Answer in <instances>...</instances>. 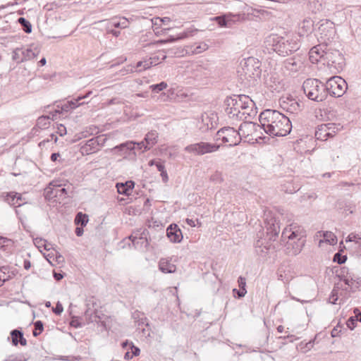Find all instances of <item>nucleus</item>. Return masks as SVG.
<instances>
[{
  "instance_id": "1",
  "label": "nucleus",
  "mask_w": 361,
  "mask_h": 361,
  "mask_svg": "<svg viewBox=\"0 0 361 361\" xmlns=\"http://www.w3.org/2000/svg\"><path fill=\"white\" fill-rule=\"evenodd\" d=\"M259 120L264 132L273 137L286 136L292 129L289 118L276 110L263 111L259 116Z\"/></svg>"
},
{
  "instance_id": "2",
  "label": "nucleus",
  "mask_w": 361,
  "mask_h": 361,
  "mask_svg": "<svg viewBox=\"0 0 361 361\" xmlns=\"http://www.w3.org/2000/svg\"><path fill=\"white\" fill-rule=\"evenodd\" d=\"M305 231L296 224H290L288 228H285L282 232L283 240L288 239L286 247L289 255H298L305 243Z\"/></svg>"
},
{
  "instance_id": "3",
  "label": "nucleus",
  "mask_w": 361,
  "mask_h": 361,
  "mask_svg": "<svg viewBox=\"0 0 361 361\" xmlns=\"http://www.w3.org/2000/svg\"><path fill=\"white\" fill-rule=\"evenodd\" d=\"M267 223V238H262V235H259V239L255 243V250L257 255L261 257H265L268 251L271 249V241H274L280 232L279 222L275 218H271L266 220Z\"/></svg>"
},
{
  "instance_id": "4",
  "label": "nucleus",
  "mask_w": 361,
  "mask_h": 361,
  "mask_svg": "<svg viewBox=\"0 0 361 361\" xmlns=\"http://www.w3.org/2000/svg\"><path fill=\"white\" fill-rule=\"evenodd\" d=\"M226 106H235L237 111L241 110L245 118H252L256 116L257 111L255 102L247 95H233L225 100Z\"/></svg>"
},
{
  "instance_id": "5",
  "label": "nucleus",
  "mask_w": 361,
  "mask_h": 361,
  "mask_svg": "<svg viewBox=\"0 0 361 361\" xmlns=\"http://www.w3.org/2000/svg\"><path fill=\"white\" fill-rule=\"evenodd\" d=\"M302 89L307 98L312 101L319 102L327 97L326 86L318 79L305 80L302 84Z\"/></svg>"
},
{
  "instance_id": "6",
  "label": "nucleus",
  "mask_w": 361,
  "mask_h": 361,
  "mask_svg": "<svg viewBox=\"0 0 361 361\" xmlns=\"http://www.w3.org/2000/svg\"><path fill=\"white\" fill-rule=\"evenodd\" d=\"M326 96L329 94L335 97L343 95L348 88V85L344 79L340 76H333L326 82Z\"/></svg>"
},
{
  "instance_id": "7",
  "label": "nucleus",
  "mask_w": 361,
  "mask_h": 361,
  "mask_svg": "<svg viewBox=\"0 0 361 361\" xmlns=\"http://www.w3.org/2000/svg\"><path fill=\"white\" fill-rule=\"evenodd\" d=\"M40 52L37 46L31 45L27 49L17 47L12 52V59L17 63H23L36 58Z\"/></svg>"
},
{
  "instance_id": "8",
  "label": "nucleus",
  "mask_w": 361,
  "mask_h": 361,
  "mask_svg": "<svg viewBox=\"0 0 361 361\" xmlns=\"http://www.w3.org/2000/svg\"><path fill=\"white\" fill-rule=\"evenodd\" d=\"M216 140H221L224 143H228L229 146H235L240 142V133L231 127H224L216 133Z\"/></svg>"
},
{
  "instance_id": "9",
  "label": "nucleus",
  "mask_w": 361,
  "mask_h": 361,
  "mask_svg": "<svg viewBox=\"0 0 361 361\" xmlns=\"http://www.w3.org/2000/svg\"><path fill=\"white\" fill-rule=\"evenodd\" d=\"M219 147V145L216 144L200 142L188 145L185 147V151L196 155H203L217 151Z\"/></svg>"
},
{
  "instance_id": "10",
  "label": "nucleus",
  "mask_w": 361,
  "mask_h": 361,
  "mask_svg": "<svg viewBox=\"0 0 361 361\" xmlns=\"http://www.w3.org/2000/svg\"><path fill=\"white\" fill-rule=\"evenodd\" d=\"M300 47L299 43L294 39H282L276 44L274 50L283 56L288 55L293 51H297Z\"/></svg>"
},
{
  "instance_id": "11",
  "label": "nucleus",
  "mask_w": 361,
  "mask_h": 361,
  "mask_svg": "<svg viewBox=\"0 0 361 361\" xmlns=\"http://www.w3.org/2000/svg\"><path fill=\"white\" fill-rule=\"evenodd\" d=\"M259 61L253 57L245 60L242 66L243 72L248 78L256 79L260 77L261 70Z\"/></svg>"
},
{
  "instance_id": "12",
  "label": "nucleus",
  "mask_w": 361,
  "mask_h": 361,
  "mask_svg": "<svg viewBox=\"0 0 361 361\" xmlns=\"http://www.w3.org/2000/svg\"><path fill=\"white\" fill-rule=\"evenodd\" d=\"M321 57L324 58V61L327 63L329 66L335 68H341L344 63V59L341 53L338 50H327L322 51Z\"/></svg>"
},
{
  "instance_id": "13",
  "label": "nucleus",
  "mask_w": 361,
  "mask_h": 361,
  "mask_svg": "<svg viewBox=\"0 0 361 361\" xmlns=\"http://www.w3.org/2000/svg\"><path fill=\"white\" fill-rule=\"evenodd\" d=\"M135 142H126L114 147V155L117 154L125 159H134L136 155Z\"/></svg>"
},
{
  "instance_id": "14",
  "label": "nucleus",
  "mask_w": 361,
  "mask_h": 361,
  "mask_svg": "<svg viewBox=\"0 0 361 361\" xmlns=\"http://www.w3.org/2000/svg\"><path fill=\"white\" fill-rule=\"evenodd\" d=\"M281 107L290 114H298L302 109L298 101L292 96L282 97L279 100Z\"/></svg>"
},
{
  "instance_id": "15",
  "label": "nucleus",
  "mask_w": 361,
  "mask_h": 361,
  "mask_svg": "<svg viewBox=\"0 0 361 361\" xmlns=\"http://www.w3.org/2000/svg\"><path fill=\"white\" fill-rule=\"evenodd\" d=\"M166 235L173 243H180L183 239L182 232L176 224H171L167 228Z\"/></svg>"
},
{
  "instance_id": "16",
  "label": "nucleus",
  "mask_w": 361,
  "mask_h": 361,
  "mask_svg": "<svg viewBox=\"0 0 361 361\" xmlns=\"http://www.w3.org/2000/svg\"><path fill=\"white\" fill-rule=\"evenodd\" d=\"M92 94V92L90 91L87 94L82 96H78L75 99L71 100L67 102L66 104L62 105L61 109L63 111H68L71 109H74L82 104H84L85 102H80L82 99H84L85 98H87L90 94Z\"/></svg>"
},
{
  "instance_id": "17",
  "label": "nucleus",
  "mask_w": 361,
  "mask_h": 361,
  "mask_svg": "<svg viewBox=\"0 0 361 361\" xmlns=\"http://www.w3.org/2000/svg\"><path fill=\"white\" fill-rule=\"evenodd\" d=\"M128 25L129 21L127 18L121 16H114V29L119 27L124 30L127 28ZM121 35V32L120 31L114 30V37H118ZM122 35L126 37V31L123 32Z\"/></svg>"
},
{
  "instance_id": "18",
  "label": "nucleus",
  "mask_w": 361,
  "mask_h": 361,
  "mask_svg": "<svg viewBox=\"0 0 361 361\" xmlns=\"http://www.w3.org/2000/svg\"><path fill=\"white\" fill-rule=\"evenodd\" d=\"M134 187L135 183L133 180H128L125 183H117L116 184L118 193L126 196H129L131 194Z\"/></svg>"
},
{
  "instance_id": "19",
  "label": "nucleus",
  "mask_w": 361,
  "mask_h": 361,
  "mask_svg": "<svg viewBox=\"0 0 361 361\" xmlns=\"http://www.w3.org/2000/svg\"><path fill=\"white\" fill-rule=\"evenodd\" d=\"M262 128V126H257L253 122H244L240 124L238 132L240 133L241 136H248L252 131H257V128Z\"/></svg>"
},
{
  "instance_id": "20",
  "label": "nucleus",
  "mask_w": 361,
  "mask_h": 361,
  "mask_svg": "<svg viewBox=\"0 0 361 361\" xmlns=\"http://www.w3.org/2000/svg\"><path fill=\"white\" fill-rule=\"evenodd\" d=\"M302 62L299 59L295 57L287 59L283 62V66L287 70L292 73H295L299 71L302 67Z\"/></svg>"
},
{
  "instance_id": "21",
  "label": "nucleus",
  "mask_w": 361,
  "mask_h": 361,
  "mask_svg": "<svg viewBox=\"0 0 361 361\" xmlns=\"http://www.w3.org/2000/svg\"><path fill=\"white\" fill-rule=\"evenodd\" d=\"M216 116L214 114H204L202 115V122L204 125V130H212L216 126Z\"/></svg>"
},
{
  "instance_id": "22",
  "label": "nucleus",
  "mask_w": 361,
  "mask_h": 361,
  "mask_svg": "<svg viewBox=\"0 0 361 361\" xmlns=\"http://www.w3.org/2000/svg\"><path fill=\"white\" fill-rule=\"evenodd\" d=\"M101 137H97L88 140L85 145L82 147V152L87 154H91L97 150V146L100 142Z\"/></svg>"
},
{
  "instance_id": "23",
  "label": "nucleus",
  "mask_w": 361,
  "mask_h": 361,
  "mask_svg": "<svg viewBox=\"0 0 361 361\" xmlns=\"http://www.w3.org/2000/svg\"><path fill=\"white\" fill-rule=\"evenodd\" d=\"M159 270L164 274H171L176 271V267L169 259L162 258L159 262Z\"/></svg>"
},
{
  "instance_id": "24",
  "label": "nucleus",
  "mask_w": 361,
  "mask_h": 361,
  "mask_svg": "<svg viewBox=\"0 0 361 361\" xmlns=\"http://www.w3.org/2000/svg\"><path fill=\"white\" fill-rule=\"evenodd\" d=\"M11 336L12 344L15 346L20 343L21 345L25 346L27 345V341L23 336L22 331L18 329H13L11 331Z\"/></svg>"
},
{
  "instance_id": "25",
  "label": "nucleus",
  "mask_w": 361,
  "mask_h": 361,
  "mask_svg": "<svg viewBox=\"0 0 361 361\" xmlns=\"http://www.w3.org/2000/svg\"><path fill=\"white\" fill-rule=\"evenodd\" d=\"M209 46L205 42H200L192 45L187 46L185 49L186 54H199L207 50Z\"/></svg>"
},
{
  "instance_id": "26",
  "label": "nucleus",
  "mask_w": 361,
  "mask_h": 361,
  "mask_svg": "<svg viewBox=\"0 0 361 361\" xmlns=\"http://www.w3.org/2000/svg\"><path fill=\"white\" fill-rule=\"evenodd\" d=\"M241 110L236 109V107L231 106H226L225 109V112L229 117V118L233 121H243L246 120L245 118L243 113H240Z\"/></svg>"
},
{
  "instance_id": "27",
  "label": "nucleus",
  "mask_w": 361,
  "mask_h": 361,
  "mask_svg": "<svg viewBox=\"0 0 361 361\" xmlns=\"http://www.w3.org/2000/svg\"><path fill=\"white\" fill-rule=\"evenodd\" d=\"M315 137L317 140H326L331 137V133L326 123L319 125L315 132Z\"/></svg>"
},
{
  "instance_id": "28",
  "label": "nucleus",
  "mask_w": 361,
  "mask_h": 361,
  "mask_svg": "<svg viewBox=\"0 0 361 361\" xmlns=\"http://www.w3.org/2000/svg\"><path fill=\"white\" fill-rule=\"evenodd\" d=\"M313 29V21L308 18L305 19L299 27V35L300 36L307 35L312 31Z\"/></svg>"
},
{
  "instance_id": "29",
  "label": "nucleus",
  "mask_w": 361,
  "mask_h": 361,
  "mask_svg": "<svg viewBox=\"0 0 361 361\" xmlns=\"http://www.w3.org/2000/svg\"><path fill=\"white\" fill-rule=\"evenodd\" d=\"M158 133L156 130H152L149 132L145 137V142H146V147L145 149H150L157 142Z\"/></svg>"
},
{
  "instance_id": "30",
  "label": "nucleus",
  "mask_w": 361,
  "mask_h": 361,
  "mask_svg": "<svg viewBox=\"0 0 361 361\" xmlns=\"http://www.w3.org/2000/svg\"><path fill=\"white\" fill-rule=\"evenodd\" d=\"M129 240L132 242L133 246L136 249L146 247L148 245L147 238L143 236L137 237V236L130 235L129 237Z\"/></svg>"
},
{
  "instance_id": "31",
  "label": "nucleus",
  "mask_w": 361,
  "mask_h": 361,
  "mask_svg": "<svg viewBox=\"0 0 361 361\" xmlns=\"http://www.w3.org/2000/svg\"><path fill=\"white\" fill-rule=\"evenodd\" d=\"M341 280L351 289L357 288V285L361 283V280L359 278H355L349 274L343 276Z\"/></svg>"
},
{
  "instance_id": "32",
  "label": "nucleus",
  "mask_w": 361,
  "mask_h": 361,
  "mask_svg": "<svg viewBox=\"0 0 361 361\" xmlns=\"http://www.w3.org/2000/svg\"><path fill=\"white\" fill-rule=\"evenodd\" d=\"M55 195L54 202H59L63 200L68 195L67 190L65 188H61V185L55 183V191L54 192Z\"/></svg>"
},
{
  "instance_id": "33",
  "label": "nucleus",
  "mask_w": 361,
  "mask_h": 361,
  "mask_svg": "<svg viewBox=\"0 0 361 361\" xmlns=\"http://www.w3.org/2000/svg\"><path fill=\"white\" fill-rule=\"evenodd\" d=\"M322 51L321 52L319 49L317 48V47H312L310 52H309V58H310V61L312 63H318L320 60H324V58L323 57H321V56L322 55Z\"/></svg>"
},
{
  "instance_id": "34",
  "label": "nucleus",
  "mask_w": 361,
  "mask_h": 361,
  "mask_svg": "<svg viewBox=\"0 0 361 361\" xmlns=\"http://www.w3.org/2000/svg\"><path fill=\"white\" fill-rule=\"evenodd\" d=\"M13 275V272H10L9 267L3 266L0 267V286H1L6 281L11 279Z\"/></svg>"
},
{
  "instance_id": "35",
  "label": "nucleus",
  "mask_w": 361,
  "mask_h": 361,
  "mask_svg": "<svg viewBox=\"0 0 361 361\" xmlns=\"http://www.w3.org/2000/svg\"><path fill=\"white\" fill-rule=\"evenodd\" d=\"M133 319H135V323L137 324L138 328L145 325L146 327H149V324L147 322V319L144 316L143 313L137 312L133 314Z\"/></svg>"
},
{
  "instance_id": "36",
  "label": "nucleus",
  "mask_w": 361,
  "mask_h": 361,
  "mask_svg": "<svg viewBox=\"0 0 361 361\" xmlns=\"http://www.w3.org/2000/svg\"><path fill=\"white\" fill-rule=\"evenodd\" d=\"M309 9L314 13L322 10V0H311L308 4Z\"/></svg>"
},
{
  "instance_id": "37",
  "label": "nucleus",
  "mask_w": 361,
  "mask_h": 361,
  "mask_svg": "<svg viewBox=\"0 0 361 361\" xmlns=\"http://www.w3.org/2000/svg\"><path fill=\"white\" fill-rule=\"evenodd\" d=\"M55 191V182L53 181L49 183V186L44 190V197L48 200H53L54 202L55 195L54 192Z\"/></svg>"
},
{
  "instance_id": "38",
  "label": "nucleus",
  "mask_w": 361,
  "mask_h": 361,
  "mask_svg": "<svg viewBox=\"0 0 361 361\" xmlns=\"http://www.w3.org/2000/svg\"><path fill=\"white\" fill-rule=\"evenodd\" d=\"M119 63V62H116L114 61V73L116 75H126L127 74H129L130 73H132L133 71V66H126V67H123L121 69H116V67L117 66V65Z\"/></svg>"
},
{
  "instance_id": "39",
  "label": "nucleus",
  "mask_w": 361,
  "mask_h": 361,
  "mask_svg": "<svg viewBox=\"0 0 361 361\" xmlns=\"http://www.w3.org/2000/svg\"><path fill=\"white\" fill-rule=\"evenodd\" d=\"M88 222V217L86 214H82V212H79L77 214L75 218V224L76 225H80L81 226H85Z\"/></svg>"
},
{
  "instance_id": "40",
  "label": "nucleus",
  "mask_w": 361,
  "mask_h": 361,
  "mask_svg": "<svg viewBox=\"0 0 361 361\" xmlns=\"http://www.w3.org/2000/svg\"><path fill=\"white\" fill-rule=\"evenodd\" d=\"M18 22L22 26L23 30L25 32L29 34L32 32V25L25 18L20 17L18 18Z\"/></svg>"
},
{
  "instance_id": "41",
  "label": "nucleus",
  "mask_w": 361,
  "mask_h": 361,
  "mask_svg": "<svg viewBox=\"0 0 361 361\" xmlns=\"http://www.w3.org/2000/svg\"><path fill=\"white\" fill-rule=\"evenodd\" d=\"M87 322V323H93V322H97V323H101V325L102 326H104V328L107 330L109 326H107V324H106V322L104 321H101L99 317L96 314L95 312H94V313L90 316L87 319H86Z\"/></svg>"
},
{
  "instance_id": "42",
  "label": "nucleus",
  "mask_w": 361,
  "mask_h": 361,
  "mask_svg": "<svg viewBox=\"0 0 361 361\" xmlns=\"http://www.w3.org/2000/svg\"><path fill=\"white\" fill-rule=\"evenodd\" d=\"M35 329L32 331V335L35 337L38 336L44 329V325L42 321H36L34 323Z\"/></svg>"
},
{
  "instance_id": "43",
  "label": "nucleus",
  "mask_w": 361,
  "mask_h": 361,
  "mask_svg": "<svg viewBox=\"0 0 361 361\" xmlns=\"http://www.w3.org/2000/svg\"><path fill=\"white\" fill-rule=\"evenodd\" d=\"M324 238L326 241L329 242L331 245H334L337 242L336 236L330 231H326L324 234Z\"/></svg>"
},
{
  "instance_id": "44",
  "label": "nucleus",
  "mask_w": 361,
  "mask_h": 361,
  "mask_svg": "<svg viewBox=\"0 0 361 361\" xmlns=\"http://www.w3.org/2000/svg\"><path fill=\"white\" fill-rule=\"evenodd\" d=\"M166 55L165 52L159 53V55L150 57L153 66L159 64L161 62V61H164V59H166Z\"/></svg>"
},
{
  "instance_id": "45",
  "label": "nucleus",
  "mask_w": 361,
  "mask_h": 361,
  "mask_svg": "<svg viewBox=\"0 0 361 361\" xmlns=\"http://www.w3.org/2000/svg\"><path fill=\"white\" fill-rule=\"evenodd\" d=\"M166 87H167V84L165 82H161L159 84L152 85L149 87V88L152 90V91L155 93H158L160 91L166 89Z\"/></svg>"
},
{
  "instance_id": "46",
  "label": "nucleus",
  "mask_w": 361,
  "mask_h": 361,
  "mask_svg": "<svg viewBox=\"0 0 361 361\" xmlns=\"http://www.w3.org/2000/svg\"><path fill=\"white\" fill-rule=\"evenodd\" d=\"M187 34L186 33H183V34H180L176 38V37H173L172 36H170L167 39H161V40H159L158 41V43L159 44H164V43H167V42H173L178 39H184L187 37Z\"/></svg>"
},
{
  "instance_id": "47",
  "label": "nucleus",
  "mask_w": 361,
  "mask_h": 361,
  "mask_svg": "<svg viewBox=\"0 0 361 361\" xmlns=\"http://www.w3.org/2000/svg\"><path fill=\"white\" fill-rule=\"evenodd\" d=\"M210 180L214 182V183H219L223 181L222 173L219 171H215L210 176Z\"/></svg>"
},
{
  "instance_id": "48",
  "label": "nucleus",
  "mask_w": 361,
  "mask_h": 361,
  "mask_svg": "<svg viewBox=\"0 0 361 361\" xmlns=\"http://www.w3.org/2000/svg\"><path fill=\"white\" fill-rule=\"evenodd\" d=\"M326 124L328 126L329 133H331V137H334L340 129L339 125H336V123H328Z\"/></svg>"
},
{
  "instance_id": "49",
  "label": "nucleus",
  "mask_w": 361,
  "mask_h": 361,
  "mask_svg": "<svg viewBox=\"0 0 361 361\" xmlns=\"http://www.w3.org/2000/svg\"><path fill=\"white\" fill-rule=\"evenodd\" d=\"M214 20L217 22L220 27H228V22L224 16H216Z\"/></svg>"
},
{
  "instance_id": "50",
  "label": "nucleus",
  "mask_w": 361,
  "mask_h": 361,
  "mask_svg": "<svg viewBox=\"0 0 361 361\" xmlns=\"http://www.w3.org/2000/svg\"><path fill=\"white\" fill-rule=\"evenodd\" d=\"M49 116H41L37 119V125L43 128H47L48 123H49Z\"/></svg>"
},
{
  "instance_id": "51",
  "label": "nucleus",
  "mask_w": 361,
  "mask_h": 361,
  "mask_svg": "<svg viewBox=\"0 0 361 361\" xmlns=\"http://www.w3.org/2000/svg\"><path fill=\"white\" fill-rule=\"evenodd\" d=\"M33 243L36 247L41 248L44 247V245L46 243V240L42 238H36L33 240Z\"/></svg>"
},
{
  "instance_id": "52",
  "label": "nucleus",
  "mask_w": 361,
  "mask_h": 361,
  "mask_svg": "<svg viewBox=\"0 0 361 361\" xmlns=\"http://www.w3.org/2000/svg\"><path fill=\"white\" fill-rule=\"evenodd\" d=\"M357 320L355 319L354 317H350L346 322L347 326L351 330H353L355 328Z\"/></svg>"
},
{
  "instance_id": "53",
  "label": "nucleus",
  "mask_w": 361,
  "mask_h": 361,
  "mask_svg": "<svg viewBox=\"0 0 361 361\" xmlns=\"http://www.w3.org/2000/svg\"><path fill=\"white\" fill-rule=\"evenodd\" d=\"M153 64L152 63L151 59H146L143 60V68H140V71H145L152 66Z\"/></svg>"
},
{
  "instance_id": "54",
  "label": "nucleus",
  "mask_w": 361,
  "mask_h": 361,
  "mask_svg": "<svg viewBox=\"0 0 361 361\" xmlns=\"http://www.w3.org/2000/svg\"><path fill=\"white\" fill-rule=\"evenodd\" d=\"M361 240V238L357 234L350 233L346 239V242L357 241Z\"/></svg>"
},
{
  "instance_id": "55",
  "label": "nucleus",
  "mask_w": 361,
  "mask_h": 361,
  "mask_svg": "<svg viewBox=\"0 0 361 361\" xmlns=\"http://www.w3.org/2000/svg\"><path fill=\"white\" fill-rule=\"evenodd\" d=\"M130 350H131V353L133 356H138L140 353V350L138 347H136L134 345L133 343H130Z\"/></svg>"
},
{
  "instance_id": "56",
  "label": "nucleus",
  "mask_w": 361,
  "mask_h": 361,
  "mask_svg": "<svg viewBox=\"0 0 361 361\" xmlns=\"http://www.w3.org/2000/svg\"><path fill=\"white\" fill-rule=\"evenodd\" d=\"M63 310V306L59 302H57L56 307L53 309V312L57 315H60Z\"/></svg>"
},
{
  "instance_id": "57",
  "label": "nucleus",
  "mask_w": 361,
  "mask_h": 361,
  "mask_svg": "<svg viewBox=\"0 0 361 361\" xmlns=\"http://www.w3.org/2000/svg\"><path fill=\"white\" fill-rule=\"evenodd\" d=\"M57 133L60 136H63L66 134V128L63 124L58 125Z\"/></svg>"
},
{
  "instance_id": "58",
  "label": "nucleus",
  "mask_w": 361,
  "mask_h": 361,
  "mask_svg": "<svg viewBox=\"0 0 361 361\" xmlns=\"http://www.w3.org/2000/svg\"><path fill=\"white\" fill-rule=\"evenodd\" d=\"M145 147H146V142L144 141L140 142H135V148L137 149H140L142 152L147 151V149H145Z\"/></svg>"
},
{
  "instance_id": "59",
  "label": "nucleus",
  "mask_w": 361,
  "mask_h": 361,
  "mask_svg": "<svg viewBox=\"0 0 361 361\" xmlns=\"http://www.w3.org/2000/svg\"><path fill=\"white\" fill-rule=\"evenodd\" d=\"M238 286L240 289L245 288L246 286V280L244 277L240 276L238 279Z\"/></svg>"
},
{
  "instance_id": "60",
  "label": "nucleus",
  "mask_w": 361,
  "mask_h": 361,
  "mask_svg": "<svg viewBox=\"0 0 361 361\" xmlns=\"http://www.w3.org/2000/svg\"><path fill=\"white\" fill-rule=\"evenodd\" d=\"M94 312H95L94 309H91L90 307H87L84 315L85 319H87L90 316H91L94 313Z\"/></svg>"
},
{
  "instance_id": "61",
  "label": "nucleus",
  "mask_w": 361,
  "mask_h": 361,
  "mask_svg": "<svg viewBox=\"0 0 361 361\" xmlns=\"http://www.w3.org/2000/svg\"><path fill=\"white\" fill-rule=\"evenodd\" d=\"M131 350L130 349H128L127 351L124 354V359L125 360H130L133 357Z\"/></svg>"
},
{
  "instance_id": "62",
  "label": "nucleus",
  "mask_w": 361,
  "mask_h": 361,
  "mask_svg": "<svg viewBox=\"0 0 361 361\" xmlns=\"http://www.w3.org/2000/svg\"><path fill=\"white\" fill-rule=\"evenodd\" d=\"M130 343H133L132 341H129L128 340H126V341L123 342L121 343V346L124 349H130Z\"/></svg>"
},
{
  "instance_id": "63",
  "label": "nucleus",
  "mask_w": 361,
  "mask_h": 361,
  "mask_svg": "<svg viewBox=\"0 0 361 361\" xmlns=\"http://www.w3.org/2000/svg\"><path fill=\"white\" fill-rule=\"evenodd\" d=\"M83 232H84V231H83L82 226L76 227L75 233L77 236H81L83 234Z\"/></svg>"
},
{
  "instance_id": "64",
  "label": "nucleus",
  "mask_w": 361,
  "mask_h": 361,
  "mask_svg": "<svg viewBox=\"0 0 361 361\" xmlns=\"http://www.w3.org/2000/svg\"><path fill=\"white\" fill-rule=\"evenodd\" d=\"M150 328L149 326V327H147V329L145 328H143L142 329V332L143 334V335L145 336V337H148V336H150Z\"/></svg>"
}]
</instances>
